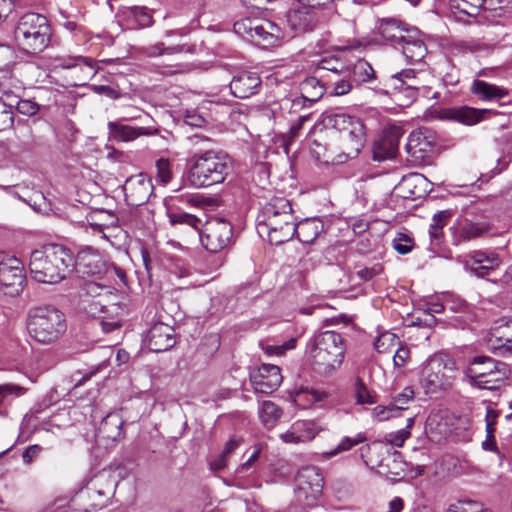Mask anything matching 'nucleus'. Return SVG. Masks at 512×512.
Listing matches in <instances>:
<instances>
[{
  "mask_svg": "<svg viewBox=\"0 0 512 512\" xmlns=\"http://www.w3.org/2000/svg\"><path fill=\"white\" fill-rule=\"evenodd\" d=\"M199 238L207 251L220 252L232 243L233 226L224 218H212L202 225Z\"/></svg>",
  "mask_w": 512,
  "mask_h": 512,
  "instance_id": "9b49d317",
  "label": "nucleus"
},
{
  "mask_svg": "<svg viewBox=\"0 0 512 512\" xmlns=\"http://www.w3.org/2000/svg\"><path fill=\"white\" fill-rule=\"evenodd\" d=\"M74 263L77 271L86 276H100L107 271L106 262L103 260L100 252L90 246L79 250L74 257Z\"/></svg>",
  "mask_w": 512,
  "mask_h": 512,
  "instance_id": "aec40b11",
  "label": "nucleus"
},
{
  "mask_svg": "<svg viewBox=\"0 0 512 512\" xmlns=\"http://www.w3.org/2000/svg\"><path fill=\"white\" fill-rule=\"evenodd\" d=\"M398 49L402 51V54L410 63L420 62L427 54V47L417 30L407 33L405 40L399 44Z\"/></svg>",
  "mask_w": 512,
  "mask_h": 512,
  "instance_id": "cd10ccee",
  "label": "nucleus"
},
{
  "mask_svg": "<svg viewBox=\"0 0 512 512\" xmlns=\"http://www.w3.org/2000/svg\"><path fill=\"white\" fill-rule=\"evenodd\" d=\"M393 247L399 254H407L413 248V240L403 233H399L393 240Z\"/></svg>",
  "mask_w": 512,
  "mask_h": 512,
  "instance_id": "6e6d98bb",
  "label": "nucleus"
},
{
  "mask_svg": "<svg viewBox=\"0 0 512 512\" xmlns=\"http://www.w3.org/2000/svg\"><path fill=\"white\" fill-rule=\"evenodd\" d=\"M51 36V26L47 18L34 12L22 15L14 29L18 48L32 55L43 52L49 46Z\"/></svg>",
  "mask_w": 512,
  "mask_h": 512,
  "instance_id": "39448f33",
  "label": "nucleus"
},
{
  "mask_svg": "<svg viewBox=\"0 0 512 512\" xmlns=\"http://www.w3.org/2000/svg\"><path fill=\"white\" fill-rule=\"evenodd\" d=\"M29 336L42 345L56 343L66 332L65 315L51 305L37 306L29 309L26 320Z\"/></svg>",
  "mask_w": 512,
  "mask_h": 512,
  "instance_id": "20e7f679",
  "label": "nucleus"
},
{
  "mask_svg": "<svg viewBox=\"0 0 512 512\" xmlns=\"http://www.w3.org/2000/svg\"><path fill=\"white\" fill-rule=\"evenodd\" d=\"M414 400V390L412 387L408 386L403 389V391L397 394L393 398L392 407L395 411H400L406 409V404Z\"/></svg>",
  "mask_w": 512,
  "mask_h": 512,
  "instance_id": "603ef678",
  "label": "nucleus"
},
{
  "mask_svg": "<svg viewBox=\"0 0 512 512\" xmlns=\"http://www.w3.org/2000/svg\"><path fill=\"white\" fill-rule=\"evenodd\" d=\"M283 377L277 365L262 364L250 373V381L258 393L270 394L282 383Z\"/></svg>",
  "mask_w": 512,
  "mask_h": 512,
  "instance_id": "6ab92c4d",
  "label": "nucleus"
},
{
  "mask_svg": "<svg viewBox=\"0 0 512 512\" xmlns=\"http://www.w3.org/2000/svg\"><path fill=\"white\" fill-rule=\"evenodd\" d=\"M107 128L110 139L116 142H129L152 133L149 128L126 125L122 121H110Z\"/></svg>",
  "mask_w": 512,
  "mask_h": 512,
  "instance_id": "c85d7f7f",
  "label": "nucleus"
},
{
  "mask_svg": "<svg viewBox=\"0 0 512 512\" xmlns=\"http://www.w3.org/2000/svg\"><path fill=\"white\" fill-rule=\"evenodd\" d=\"M409 356V350L405 347H400L397 349L393 356V361L396 366H403L406 362V359Z\"/></svg>",
  "mask_w": 512,
  "mask_h": 512,
  "instance_id": "774afa93",
  "label": "nucleus"
},
{
  "mask_svg": "<svg viewBox=\"0 0 512 512\" xmlns=\"http://www.w3.org/2000/svg\"><path fill=\"white\" fill-rule=\"evenodd\" d=\"M194 47L186 44L166 47L163 42H158L144 49L148 57H159L161 55H173L178 53H193Z\"/></svg>",
  "mask_w": 512,
  "mask_h": 512,
  "instance_id": "4c0bfd02",
  "label": "nucleus"
},
{
  "mask_svg": "<svg viewBox=\"0 0 512 512\" xmlns=\"http://www.w3.org/2000/svg\"><path fill=\"white\" fill-rule=\"evenodd\" d=\"M234 29L237 33H241L243 29L251 38H257L262 41L264 45H268V37L270 34L262 23L252 26L250 20L238 21L234 24Z\"/></svg>",
  "mask_w": 512,
  "mask_h": 512,
  "instance_id": "ea45409f",
  "label": "nucleus"
},
{
  "mask_svg": "<svg viewBox=\"0 0 512 512\" xmlns=\"http://www.w3.org/2000/svg\"><path fill=\"white\" fill-rule=\"evenodd\" d=\"M404 130L398 125H389L382 131L380 138L373 145V159L384 161L394 158L398 153L399 142Z\"/></svg>",
  "mask_w": 512,
  "mask_h": 512,
  "instance_id": "f3484780",
  "label": "nucleus"
},
{
  "mask_svg": "<svg viewBox=\"0 0 512 512\" xmlns=\"http://www.w3.org/2000/svg\"><path fill=\"white\" fill-rule=\"evenodd\" d=\"M380 466L387 469L386 474L390 479L396 480L405 476L407 464L402 459L401 454L395 452L385 459V463H381Z\"/></svg>",
  "mask_w": 512,
  "mask_h": 512,
  "instance_id": "a19ab883",
  "label": "nucleus"
},
{
  "mask_svg": "<svg viewBox=\"0 0 512 512\" xmlns=\"http://www.w3.org/2000/svg\"><path fill=\"white\" fill-rule=\"evenodd\" d=\"M312 105V103H309L302 95H300L291 101L290 112L297 114L307 108H310Z\"/></svg>",
  "mask_w": 512,
  "mask_h": 512,
  "instance_id": "69168bd1",
  "label": "nucleus"
},
{
  "mask_svg": "<svg viewBox=\"0 0 512 512\" xmlns=\"http://www.w3.org/2000/svg\"><path fill=\"white\" fill-rule=\"evenodd\" d=\"M450 231L452 245L461 246L486 235L490 231V225L486 222L464 219L454 224Z\"/></svg>",
  "mask_w": 512,
  "mask_h": 512,
  "instance_id": "412c9836",
  "label": "nucleus"
},
{
  "mask_svg": "<svg viewBox=\"0 0 512 512\" xmlns=\"http://www.w3.org/2000/svg\"><path fill=\"white\" fill-rule=\"evenodd\" d=\"M311 154L313 157L323 163H332V164H340L344 163L343 159L340 154L334 155L332 151L327 149L322 143H320L318 140H314L311 148H310Z\"/></svg>",
  "mask_w": 512,
  "mask_h": 512,
  "instance_id": "79ce46f5",
  "label": "nucleus"
},
{
  "mask_svg": "<svg viewBox=\"0 0 512 512\" xmlns=\"http://www.w3.org/2000/svg\"><path fill=\"white\" fill-rule=\"evenodd\" d=\"M316 7L303 5L297 9H290L285 15V28H289V36L312 31L318 24L319 18Z\"/></svg>",
  "mask_w": 512,
  "mask_h": 512,
  "instance_id": "a211bd4d",
  "label": "nucleus"
},
{
  "mask_svg": "<svg viewBox=\"0 0 512 512\" xmlns=\"http://www.w3.org/2000/svg\"><path fill=\"white\" fill-rule=\"evenodd\" d=\"M451 212L448 210L438 211L432 217V222L429 226L430 248L436 252L443 243L444 234L443 228L448 223L451 217Z\"/></svg>",
  "mask_w": 512,
  "mask_h": 512,
  "instance_id": "7c9ffc66",
  "label": "nucleus"
},
{
  "mask_svg": "<svg viewBox=\"0 0 512 512\" xmlns=\"http://www.w3.org/2000/svg\"><path fill=\"white\" fill-rule=\"evenodd\" d=\"M174 328L168 324L155 323L147 334V344L151 351H167L175 345Z\"/></svg>",
  "mask_w": 512,
  "mask_h": 512,
  "instance_id": "393cba45",
  "label": "nucleus"
},
{
  "mask_svg": "<svg viewBox=\"0 0 512 512\" xmlns=\"http://www.w3.org/2000/svg\"><path fill=\"white\" fill-rule=\"evenodd\" d=\"M123 421L116 413L108 414L100 422L97 436L102 439L116 441L121 435Z\"/></svg>",
  "mask_w": 512,
  "mask_h": 512,
  "instance_id": "2f4dec72",
  "label": "nucleus"
},
{
  "mask_svg": "<svg viewBox=\"0 0 512 512\" xmlns=\"http://www.w3.org/2000/svg\"><path fill=\"white\" fill-rule=\"evenodd\" d=\"M262 81L257 72L241 71L230 82L231 93L240 99L256 95L261 89Z\"/></svg>",
  "mask_w": 512,
  "mask_h": 512,
  "instance_id": "b1692460",
  "label": "nucleus"
},
{
  "mask_svg": "<svg viewBox=\"0 0 512 512\" xmlns=\"http://www.w3.org/2000/svg\"><path fill=\"white\" fill-rule=\"evenodd\" d=\"M309 353L314 369L319 373L330 374L343 362L344 339L335 331H324L314 337Z\"/></svg>",
  "mask_w": 512,
  "mask_h": 512,
  "instance_id": "423d86ee",
  "label": "nucleus"
},
{
  "mask_svg": "<svg viewBox=\"0 0 512 512\" xmlns=\"http://www.w3.org/2000/svg\"><path fill=\"white\" fill-rule=\"evenodd\" d=\"M330 122L340 133L343 162L358 156L366 142V132L360 118L347 114H335Z\"/></svg>",
  "mask_w": 512,
  "mask_h": 512,
  "instance_id": "6e6552de",
  "label": "nucleus"
},
{
  "mask_svg": "<svg viewBox=\"0 0 512 512\" xmlns=\"http://www.w3.org/2000/svg\"><path fill=\"white\" fill-rule=\"evenodd\" d=\"M395 410L392 405L389 406H377L373 409V415L379 421L388 420L390 417L395 416Z\"/></svg>",
  "mask_w": 512,
  "mask_h": 512,
  "instance_id": "0e129e2a",
  "label": "nucleus"
},
{
  "mask_svg": "<svg viewBox=\"0 0 512 512\" xmlns=\"http://www.w3.org/2000/svg\"><path fill=\"white\" fill-rule=\"evenodd\" d=\"M382 271V267L379 265L373 267H365L357 271V276L359 279L363 281H369L373 279L376 275L380 274Z\"/></svg>",
  "mask_w": 512,
  "mask_h": 512,
  "instance_id": "e2e57ef3",
  "label": "nucleus"
},
{
  "mask_svg": "<svg viewBox=\"0 0 512 512\" xmlns=\"http://www.w3.org/2000/svg\"><path fill=\"white\" fill-rule=\"evenodd\" d=\"M500 256L491 250H474L465 255L463 264L467 271L477 277L488 276L501 265Z\"/></svg>",
  "mask_w": 512,
  "mask_h": 512,
  "instance_id": "dca6fc26",
  "label": "nucleus"
},
{
  "mask_svg": "<svg viewBox=\"0 0 512 512\" xmlns=\"http://www.w3.org/2000/svg\"><path fill=\"white\" fill-rule=\"evenodd\" d=\"M327 91L326 84H324L322 78L318 79L315 76L305 78L300 83L301 95L309 102L316 103L322 98Z\"/></svg>",
  "mask_w": 512,
  "mask_h": 512,
  "instance_id": "473e14b6",
  "label": "nucleus"
},
{
  "mask_svg": "<svg viewBox=\"0 0 512 512\" xmlns=\"http://www.w3.org/2000/svg\"><path fill=\"white\" fill-rule=\"evenodd\" d=\"M410 436V431L407 429H400L397 432L390 433L387 440L394 446L401 447L405 440Z\"/></svg>",
  "mask_w": 512,
  "mask_h": 512,
  "instance_id": "680f3d73",
  "label": "nucleus"
},
{
  "mask_svg": "<svg viewBox=\"0 0 512 512\" xmlns=\"http://www.w3.org/2000/svg\"><path fill=\"white\" fill-rule=\"evenodd\" d=\"M459 505V510L453 512H488L484 510L482 503L474 500H462Z\"/></svg>",
  "mask_w": 512,
  "mask_h": 512,
  "instance_id": "052dcab7",
  "label": "nucleus"
},
{
  "mask_svg": "<svg viewBox=\"0 0 512 512\" xmlns=\"http://www.w3.org/2000/svg\"><path fill=\"white\" fill-rule=\"evenodd\" d=\"M455 364L451 360H445L441 356H432L421 365L419 383L426 394H436L446 390L452 384V376L447 371L453 372Z\"/></svg>",
  "mask_w": 512,
  "mask_h": 512,
  "instance_id": "9d476101",
  "label": "nucleus"
},
{
  "mask_svg": "<svg viewBox=\"0 0 512 512\" xmlns=\"http://www.w3.org/2000/svg\"><path fill=\"white\" fill-rule=\"evenodd\" d=\"M487 347L502 357L512 355V317L496 320L487 336Z\"/></svg>",
  "mask_w": 512,
  "mask_h": 512,
  "instance_id": "2eb2a0df",
  "label": "nucleus"
},
{
  "mask_svg": "<svg viewBox=\"0 0 512 512\" xmlns=\"http://www.w3.org/2000/svg\"><path fill=\"white\" fill-rule=\"evenodd\" d=\"M355 87L350 76L342 74V77L331 88L330 94L333 96H343L348 94Z\"/></svg>",
  "mask_w": 512,
  "mask_h": 512,
  "instance_id": "8fccbe9b",
  "label": "nucleus"
},
{
  "mask_svg": "<svg viewBox=\"0 0 512 512\" xmlns=\"http://www.w3.org/2000/svg\"><path fill=\"white\" fill-rule=\"evenodd\" d=\"M435 147L436 135L427 128L411 132L406 144L407 153L419 164H427L431 161Z\"/></svg>",
  "mask_w": 512,
  "mask_h": 512,
  "instance_id": "ddd939ff",
  "label": "nucleus"
},
{
  "mask_svg": "<svg viewBox=\"0 0 512 512\" xmlns=\"http://www.w3.org/2000/svg\"><path fill=\"white\" fill-rule=\"evenodd\" d=\"M500 415V412L488 407L485 415L486 422V433L490 438H493V434H495V424Z\"/></svg>",
  "mask_w": 512,
  "mask_h": 512,
  "instance_id": "bf43d9fd",
  "label": "nucleus"
},
{
  "mask_svg": "<svg viewBox=\"0 0 512 512\" xmlns=\"http://www.w3.org/2000/svg\"><path fill=\"white\" fill-rule=\"evenodd\" d=\"M12 107L0 99V131H4L13 126Z\"/></svg>",
  "mask_w": 512,
  "mask_h": 512,
  "instance_id": "5fc2aeb1",
  "label": "nucleus"
},
{
  "mask_svg": "<svg viewBox=\"0 0 512 512\" xmlns=\"http://www.w3.org/2000/svg\"><path fill=\"white\" fill-rule=\"evenodd\" d=\"M471 91L474 95L486 101L502 99L508 95V91L505 88L498 87L483 80H474Z\"/></svg>",
  "mask_w": 512,
  "mask_h": 512,
  "instance_id": "f704fd0d",
  "label": "nucleus"
},
{
  "mask_svg": "<svg viewBox=\"0 0 512 512\" xmlns=\"http://www.w3.org/2000/svg\"><path fill=\"white\" fill-rule=\"evenodd\" d=\"M294 236L298 238V240L304 244L313 243L316 238L323 232L324 223L319 218H306L300 221L298 224L296 222L293 225Z\"/></svg>",
  "mask_w": 512,
  "mask_h": 512,
  "instance_id": "c756f323",
  "label": "nucleus"
},
{
  "mask_svg": "<svg viewBox=\"0 0 512 512\" xmlns=\"http://www.w3.org/2000/svg\"><path fill=\"white\" fill-rule=\"evenodd\" d=\"M150 71L157 73L163 77H169L176 74H181L186 71V66L181 63L166 64L163 62L153 63L150 66Z\"/></svg>",
  "mask_w": 512,
  "mask_h": 512,
  "instance_id": "09e8293b",
  "label": "nucleus"
},
{
  "mask_svg": "<svg viewBox=\"0 0 512 512\" xmlns=\"http://www.w3.org/2000/svg\"><path fill=\"white\" fill-rule=\"evenodd\" d=\"M129 19L135 21L139 28H146L152 25L153 19L146 7L132 6L127 8L125 12Z\"/></svg>",
  "mask_w": 512,
  "mask_h": 512,
  "instance_id": "49530a36",
  "label": "nucleus"
},
{
  "mask_svg": "<svg viewBox=\"0 0 512 512\" xmlns=\"http://www.w3.org/2000/svg\"><path fill=\"white\" fill-rule=\"evenodd\" d=\"M296 495L299 501L311 506L322 495L324 479L315 466L300 469L295 478Z\"/></svg>",
  "mask_w": 512,
  "mask_h": 512,
  "instance_id": "f8f14e48",
  "label": "nucleus"
},
{
  "mask_svg": "<svg viewBox=\"0 0 512 512\" xmlns=\"http://www.w3.org/2000/svg\"><path fill=\"white\" fill-rule=\"evenodd\" d=\"M377 29L381 39L395 49L399 48V44L405 40V36L410 32L405 29L400 20L395 18L380 20Z\"/></svg>",
  "mask_w": 512,
  "mask_h": 512,
  "instance_id": "bb28decb",
  "label": "nucleus"
},
{
  "mask_svg": "<svg viewBox=\"0 0 512 512\" xmlns=\"http://www.w3.org/2000/svg\"><path fill=\"white\" fill-rule=\"evenodd\" d=\"M116 489V482L110 475L100 474L78 490L72 497V504L80 512H97L106 507Z\"/></svg>",
  "mask_w": 512,
  "mask_h": 512,
  "instance_id": "0eeeda50",
  "label": "nucleus"
},
{
  "mask_svg": "<svg viewBox=\"0 0 512 512\" xmlns=\"http://www.w3.org/2000/svg\"><path fill=\"white\" fill-rule=\"evenodd\" d=\"M486 0H450V7L468 16H476Z\"/></svg>",
  "mask_w": 512,
  "mask_h": 512,
  "instance_id": "de8ad7c7",
  "label": "nucleus"
},
{
  "mask_svg": "<svg viewBox=\"0 0 512 512\" xmlns=\"http://www.w3.org/2000/svg\"><path fill=\"white\" fill-rule=\"evenodd\" d=\"M258 414L264 427L272 429L281 418L282 410L272 401H263L258 409Z\"/></svg>",
  "mask_w": 512,
  "mask_h": 512,
  "instance_id": "c9c22d12",
  "label": "nucleus"
},
{
  "mask_svg": "<svg viewBox=\"0 0 512 512\" xmlns=\"http://www.w3.org/2000/svg\"><path fill=\"white\" fill-rule=\"evenodd\" d=\"M408 81L417 83L415 70L404 69L401 72H397L391 75L386 80V85L391 87L393 90L401 91L404 85L409 84Z\"/></svg>",
  "mask_w": 512,
  "mask_h": 512,
  "instance_id": "c03bdc74",
  "label": "nucleus"
},
{
  "mask_svg": "<svg viewBox=\"0 0 512 512\" xmlns=\"http://www.w3.org/2000/svg\"><path fill=\"white\" fill-rule=\"evenodd\" d=\"M295 221L291 202L285 197L274 196L261 209L258 232L267 233L269 241L279 245L294 237Z\"/></svg>",
  "mask_w": 512,
  "mask_h": 512,
  "instance_id": "f03ea898",
  "label": "nucleus"
},
{
  "mask_svg": "<svg viewBox=\"0 0 512 512\" xmlns=\"http://www.w3.org/2000/svg\"><path fill=\"white\" fill-rule=\"evenodd\" d=\"M54 66L56 68L71 69L77 66H82L87 70V75L94 76L96 74L95 66L90 58L76 56V57H58L55 58Z\"/></svg>",
  "mask_w": 512,
  "mask_h": 512,
  "instance_id": "58836bf2",
  "label": "nucleus"
},
{
  "mask_svg": "<svg viewBox=\"0 0 512 512\" xmlns=\"http://www.w3.org/2000/svg\"><path fill=\"white\" fill-rule=\"evenodd\" d=\"M25 283L26 275L21 260L12 257L0 263V284L5 295L10 297L19 296Z\"/></svg>",
  "mask_w": 512,
  "mask_h": 512,
  "instance_id": "4468645a",
  "label": "nucleus"
},
{
  "mask_svg": "<svg viewBox=\"0 0 512 512\" xmlns=\"http://www.w3.org/2000/svg\"><path fill=\"white\" fill-rule=\"evenodd\" d=\"M123 190L128 205L138 207L149 200L153 193V186L150 179L143 175H138L128 178L123 186Z\"/></svg>",
  "mask_w": 512,
  "mask_h": 512,
  "instance_id": "4be33fe9",
  "label": "nucleus"
},
{
  "mask_svg": "<svg viewBox=\"0 0 512 512\" xmlns=\"http://www.w3.org/2000/svg\"><path fill=\"white\" fill-rule=\"evenodd\" d=\"M41 450H42L41 446L36 445V444L30 445L29 447H27L22 454V459H23L24 463L30 464L39 455Z\"/></svg>",
  "mask_w": 512,
  "mask_h": 512,
  "instance_id": "338daca9",
  "label": "nucleus"
},
{
  "mask_svg": "<svg viewBox=\"0 0 512 512\" xmlns=\"http://www.w3.org/2000/svg\"><path fill=\"white\" fill-rule=\"evenodd\" d=\"M74 267L73 253L62 245H46L42 249L34 250L30 255V274L39 283H59L70 275Z\"/></svg>",
  "mask_w": 512,
  "mask_h": 512,
  "instance_id": "f257e3e1",
  "label": "nucleus"
},
{
  "mask_svg": "<svg viewBox=\"0 0 512 512\" xmlns=\"http://www.w3.org/2000/svg\"><path fill=\"white\" fill-rule=\"evenodd\" d=\"M355 396L358 404H373L375 399L361 379L355 383Z\"/></svg>",
  "mask_w": 512,
  "mask_h": 512,
  "instance_id": "864d4df0",
  "label": "nucleus"
},
{
  "mask_svg": "<svg viewBox=\"0 0 512 512\" xmlns=\"http://www.w3.org/2000/svg\"><path fill=\"white\" fill-rule=\"evenodd\" d=\"M346 75L350 76L355 87L369 82L375 77L372 66L364 59L357 60L352 65H347Z\"/></svg>",
  "mask_w": 512,
  "mask_h": 512,
  "instance_id": "72a5a7b5",
  "label": "nucleus"
},
{
  "mask_svg": "<svg viewBox=\"0 0 512 512\" xmlns=\"http://www.w3.org/2000/svg\"><path fill=\"white\" fill-rule=\"evenodd\" d=\"M262 24L268 29L270 36L268 37V45H275L280 39L285 37V32L279 24L273 21H264Z\"/></svg>",
  "mask_w": 512,
  "mask_h": 512,
  "instance_id": "4d7b16f0",
  "label": "nucleus"
},
{
  "mask_svg": "<svg viewBox=\"0 0 512 512\" xmlns=\"http://www.w3.org/2000/svg\"><path fill=\"white\" fill-rule=\"evenodd\" d=\"M188 180L195 187H210L225 181L232 171L230 157L217 150L194 153L189 158Z\"/></svg>",
  "mask_w": 512,
  "mask_h": 512,
  "instance_id": "7ed1b4c3",
  "label": "nucleus"
},
{
  "mask_svg": "<svg viewBox=\"0 0 512 512\" xmlns=\"http://www.w3.org/2000/svg\"><path fill=\"white\" fill-rule=\"evenodd\" d=\"M347 69V64L337 56H329L322 58L318 64L316 71L317 72H326L329 73H342L345 74Z\"/></svg>",
  "mask_w": 512,
  "mask_h": 512,
  "instance_id": "37998d69",
  "label": "nucleus"
},
{
  "mask_svg": "<svg viewBox=\"0 0 512 512\" xmlns=\"http://www.w3.org/2000/svg\"><path fill=\"white\" fill-rule=\"evenodd\" d=\"M487 110L475 109L468 106L442 108L438 112L440 120L454 121L463 125L472 126L484 119Z\"/></svg>",
  "mask_w": 512,
  "mask_h": 512,
  "instance_id": "a878e982",
  "label": "nucleus"
},
{
  "mask_svg": "<svg viewBox=\"0 0 512 512\" xmlns=\"http://www.w3.org/2000/svg\"><path fill=\"white\" fill-rule=\"evenodd\" d=\"M465 376L473 386L494 390L507 379V366L488 356H476L469 363Z\"/></svg>",
  "mask_w": 512,
  "mask_h": 512,
  "instance_id": "1a4fd4ad",
  "label": "nucleus"
},
{
  "mask_svg": "<svg viewBox=\"0 0 512 512\" xmlns=\"http://www.w3.org/2000/svg\"><path fill=\"white\" fill-rule=\"evenodd\" d=\"M366 440H367V437H366L365 433H362V432L356 434L354 437L346 436L340 441V443L333 450H331L329 452H325V453H323V455L326 458L333 457L339 453L351 450L354 446L361 444V443L365 442Z\"/></svg>",
  "mask_w": 512,
  "mask_h": 512,
  "instance_id": "a18cd8bd",
  "label": "nucleus"
},
{
  "mask_svg": "<svg viewBox=\"0 0 512 512\" xmlns=\"http://www.w3.org/2000/svg\"><path fill=\"white\" fill-rule=\"evenodd\" d=\"M321 430L313 420H297L279 437L286 444H300L312 441Z\"/></svg>",
  "mask_w": 512,
  "mask_h": 512,
  "instance_id": "5701e85b",
  "label": "nucleus"
},
{
  "mask_svg": "<svg viewBox=\"0 0 512 512\" xmlns=\"http://www.w3.org/2000/svg\"><path fill=\"white\" fill-rule=\"evenodd\" d=\"M16 108L19 113L27 116H33L39 111V105L29 99H20L17 102Z\"/></svg>",
  "mask_w": 512,
  "mask_h": 512,
  "instance_id": "13d9d810",
  "label": "nucleus"
},
{
  "mask_svg": "<svg viewBox=\"0 0 512 512\" xmlns=\"http://www.w3.org/2000/svg\"><path fill=\"white\" fill-rule=\"evenodd\" d=\"M156 177L162 184H167L172 178L171 164L167 158L156 161Z\"/></svg>",
  "mask_w": 512,
  "mask_h": 512,
  "instance_id": "3c124183",
  "label": "nucleus"
},
{
  "mask_svg": "<svg viewBox=\"0 0 512 512\" xmlns=\"http://www.w3.org/2000/svg\"><path fill=\"white\" fill-rule=\"evenodd\" d=\"M167 216L171 225L186 226L198 234L200 233L202 221L197 216L184 211H168Z\"/></svg>",
  "mask_w": 512,
  "mask_h": 512,
  "instance_id": "e433bc0d",
  "label": "nucleus"
}]
</instances>
